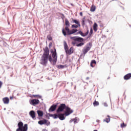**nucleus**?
I'll return each mask as SVG.
<instances>
[{"mask_svg":"<svg viewBox=\"0 0 131 131\" xmlns=\"http://www.w3.org/2000/svg\"><path fill=\"white\" fill-rule=\"evenodd\" d=\"M103 121H105L107 123H109V122H110V116L107 115V117L103 120Z\"/></svg>","mask_w":131,"mask_h":131,"instance_id":"obj_20","label":"nucleus"},{"mask_svg":"<svg viewBox=\"0 0 131 131\" xmlns=\"http://www.w3.org/2000/svg\"><path fill=\"white\" fill-rule=\"evenodd\" d=\"M74 121V119H72L71 120H70L69 122L70 123H72V122H73Z\"/></svg>","mask_w":131,"mask_h":131,"instance_id":"obj_40","label":"nucleus"},{"mask_svg":"<svg viewBox=\"0 0 131 131\" xmlns=\"http://www.w3.org/2000/svg\"><path fill=\"white\" fill-rule=\"evenodd\" d=\"M51 54H52V55H49V61L52 65H55L57 63V60L58 59V55H57V51L56 49L54 50H51L50 51Z\"/></svg>","mask_w":131,"mask_h":131,"instance_id":"obj_1","label":"nucleus"},{"mask_svg":"<svg viewBox=\"0 0 131 131\" xmlns=\"http://www.w3.org/2000/svg\"><path fill=\"white\" fill-rule=\"evenodd\" d=\"M92 46L93 45L91 42H89L86 44V46L83 48L82 50L84 55H85V54H86V53H88V52H89V51H90V50L92 49Z\"/></svg>","mask_w":131,"mask_h":131,"instance_id":"obj_6","label":"nucleus"},{"mask_svg":"<svg viewBox=\"0 0 131 131\" xmlns=\"http://www.w3.org/2000/svg\"><path fill=\"white\" fill-rule=\"evenodd\" d=\"M84 45L83 42H80V43L76 44V47H82Z\"/></svg>","mask_w":131,"mask_h":131,"instance_id":"obj_26","label":"nucleus"},{"mask_svg":"<svg viewBox=\"0 0 131 131\" xmlns=\"http://www.w3.org/2000/svg\"><path fill=\"white\" fill-rule=\"evenodd\" d=\"M107 79H110V77H108Z\"/></svg>","mask_w":131,"mask_h":131,"instance_id":"obj_48","label":"nucleus"},{"mask_svg":"<svg viewBox=\"0 0 131 131\" xmlns=\"http://www.w3.org/2000/svg\"><path fill=\"white\" fill-rule=\"evenodd\" d=\"M100 121L99 120H97V122H99Z\"/></svg>","mask_w":131,"mask_h":131,"instance_id":"obj_49","label":"nucleus"},{"mask_svg":"<svg viewBox=\"0 0 131 131\" xmlns=\"http://www.w3.org/2000/svg\"><path fill=\"white\" fill-rule=\"evenodd\" d=\"M130 77H131V73H128L124 76V79H125V80H127L129 79Z\"/></svg>","mask_w":131,"mask_h":131,"instance_id":"obj_17","label":"nucleus"},{"mask_svg":"<svg viewBox=\"0 0 131 131\" xmlns=\"http://www.w3.org/2000/svg\"><path fill=\"white\" fill-rule=\"evenodd\" d=\"M72 83V84H73V83Z\"/></svg>","mask_w":131,"mask_h":131,"instance_id":"obj_52","label":"nucleus"},{"mask_svg":"<svg viewBox=\"0 0 131 131\" xmlns=\"http://www.w3.org/2000/svg\"><path fill=\"white\" fill-rule=\"evenodd\" d=\"M50 116H51V117H53V118H54V119H57V118H58L59 117V114L57 115L56 114H51L50 115Z\"/></svg>","mask_w":131,"mask_h":131,"instance_id":"obj_21","label":"nucleus"},{"mask_svg":"<svg viewBox=\"0 0 131 131\" xmlns=\"http://www.w3.org/2000/svg\"><path fill=\"white\" fill-rule=\"evenodd\" d=\"M65 21H66L65 24L66 25V27H68V28H69V27H70V24H69V21L67 19H66Z\"/></svg>","mask_w":131,"mask_h":131,"instance_id":"obj_24","label":"nucleus"},{"mask_svg":"<svg viewBox=\"0 0 131 131\" xmlns=\"http://www.w3.org/2000/svg\"><path fill=\"white\" fill-rule=\"evenodd\" d=\"M57 108V104H53L49 109V112H54Z\"/></svg>","mask_w":131,"mask_h":131,"instance_id":"obj_12","label":"nucleus"},{"mask_svg":"<svg viewBox=\"0 0 131 131\" xmlns=\"http://www.w3.org/2000/svg\"><path fill=\"white\" fill-rule=\"evenodd\" d=\"M29 103L30 105H32V106H35V105L39 104V100L36 99H32L29 101Z\"/></svg>","mask_w":131,"mask_h":131,"instance_id":"obj_9","label":"nucleus"},{"mask_svg":"<svg viewBox=\"0 0 131 131\" xmlns=\"http://www.w3.org/2000/svg\"><path fill=\"white\" fill-rule=\"evenodd\" d=\"M66 107H67L66 106V104L64 103L61 104L56 111L57 113L62 112V111H64V109H66Z\"/></svg>","mask_w":131,"mask_h":131,"instance_id":"obj_7","label":"nucleus"},{"mask_svg":"<svg viewBox=\"0 0 131 131\" xmlns=\"http://www.w3.org/2000/svg\"><path fill=\"white\" fill-rule=\"evenodd\" d=\"M23 122H18L17 124L18 128L16 131H27L28 129V125H27V124H25L23 126Z\"/></svg>","mask_w":131,"mask_h":131,"instance_id":"obj_4","label":"nucleus"},{"mask_svg":"<svg viewBox=\"0 0 131 131\" xmlns=\"http://www.w3.org/2000/svg\"><path fill=\"white\" fill-rule=\"evenodd\" d=\"M58 118H59L60 120H64L65 119V114H59Z\"/></svg>","mask_w":131,"mask_h":131,"instance_id":"obj_14","label":"nucleus"},{"mask_svg":"<svg viewBox=\"0 0 131 131\" xmlns=\"http://www.w3.org/2000/svg\"><path fill=\"white\" fill-rule=\"evenodd\" d=\"M73 22L75 24H77L79 27H80V23H79V21L76 19H73Z\"/></svg>","mask_w":131,"mask_h":131,"instance_id":"obj_22","label":"nucleus"},{"mask_svg":"<svg viewBox=\"0 0 131 131\" xmlns=\"http://www.w3.org/2000/svg\"><path fill=\"white\" fill-rule=\"evenodd\" d=\"M49 48H50V47H52V42L49 43Z\"/></svg>","mask_w":131,"mask_h":131,"instance_id":"obj_42","label":"nucleus"},{"mask_svg":"<svg viewBox=\"0 0 131 131\" xmlns=\"http://www.w3.org/2000/svg\"><path fill=\"white\" fill-rule=\"evenodd\" d=\"M81 24H82V26H83V27L84 26V25H85V20H82Z\"/></svg>","mask_w":131,"mask_h":131,"instance_id":"obj_31","label":"nucleus"},{"mask_svg":"<svg viewBox=\"0 0 131 131\" xmlns=\"http://www.w3.org/2000/svg\"><path fill=\"white\" fill-rule=\"evenodd\" d=\"M71 113H73V110H71V108L68 106L66 107V112L64 113V115L66 116H68V115H70Z\"/></svg>","mask_w":131,"mask_h":131,"instance_id":"obj_8","label":"nucleus"},{"mask_svg":"<svg viewBox=\"0 0 131 131\" xmlns=\"http://www.w3.org/2000/svg\"><path fill=\"white\" fill-rule=\"evenodd\" d=\"M86 79L88 80L90 79V78L89 77H88L86 78Z\"/></svg>","mask_w":131,"mask_h":131,"instance_id":"obj_46","label":"nucleus"},{"mask_svg":"<svg viewBox=\"0 0 131 131\" xmlns=\"http://www.w3.org/2000/svg\"><path fill=\"white\" fill-rule=\"evenodd\" d=\"M92 34H93V29L91 28L89 37H90Z\"/></svg>","mask_w":131,"mask_h":131,"instance_id":"obj_32","label":"nucleus"},{"mask_svg":"<svg viewBox=\"0 0 131 131\" xmlns=\"http://www.w3.org/2000/svg\"><path fill=\"white\" fill-rule=\"evenodd\" d=\"M49 58V56H47V55L42 54L40 60V64H41V65H42L43 66H47Z\"/></svg>","mask_w":131,"mask_h":131,"instance_id":"obj_5","label":"nucleus"},{"mask_svg":"<svg viewBox=\"0 0 131 131\" xmlns=\"http://www.w3.org/2000/svg\"><path fill=\"white\" fill-rule=\"evenodd\" d=\"M30 116L34 119L35 118V112L34 111H31L29 113Z\"/></svg>","mask_w":131,"mask_h":131,"instance_id":"obj_16","label":"nucleus"},{"mask_svg":"<svg viewBox=\"0 0 131 131\" xmlns=\"http://www.w3.org/2000/svg\"><path fill=\"white\" fill-rule=\"evenodd\" d=\"M70 39L73 40L72 42V45H73V46H75V45H76L77 42H83V40H84L83 38L78 37V36H74V37L71 36Z\"/></svg>","mask_w":131,"mask_h":131,"instance_id":"obj_3","label":"nucleus"},{"mask_svg":"<svg viewBox=\"0 0 131 131\" xmlns=\"http://www.w3.org/2000/svg\"><path fill=\"white\" fill-rule=\"evenodd\" d=\"M98 27V24L97 23H94L93 28H97Z\"/></svg>","mask_w":131,"mask_h":131,"instance_id":"obj_36","label":"nucleus"},{"mask_svg":"<svg viewBox=\"0 0 131 131\" xmlns=\"http://www.w3.org/2000/svg\"><path fill=\"white\" fill-rule=\"evenodd\" d=\"M43 55H46L47 56L50 57V50H49V48H48V47H45Z\"/></svg>","mask_w":131,"mask_h":131,"instance_id":"obj_11","label":"nucleus"},{"mask_svg":"<svg viewBox=\"0 0 131 131\" xmlns=\"http://www.w3.org/2000/svg\"><path fill=\"white\" fill-rule=\"evenodd\" d=\"M47 38L49 39V40H52L53 39V38L50 35H48L47 36Z\"/></svg>","mask_w":131,"mask_h":131,"instance_id":"obj_35","label":"nucleus"},{"mask_svg":"<svg viewBox=\"0 0 131 131\" xmlns=\"http://www.w3.org/2000/svg\"><path fill=\"white\" fill-rule=\"evenodd\" d=\"M34 97H39V95H34Z\"/></svg>","mask_w":131,"mask_h":131,"instance_id":"obj_47","label":"nucleus"},{"mask_svg":"<svg viewBox=\"0 0 131 131\" xmlns=\"http://www.w3.org/2000/svg\"><path fill=\"white\" fill-rule=\"evenodd\" d=\"M82 20H85V16H84Z\"/></svg>","mask_w":131,"mask_h":131,"instance_id":"obj_44","label":"nucleus"},{"mask_svg":"<svg viewBox=\"0 0 131 131\" xmlns=\"http://www.w3.org/2000/svg\"><path fill=\"white\" fill-rule=\"evenodd\" d=\"M3 101L4 104H9L10 102V99H9V98L8 97H5L3 99Z\"/></svg>","mask_w":131,"mask_h":131,"instance_id":"obj_15","label":"nucleus"},{"mask_svg":"<svg viewBox=\"0 0 131 131\" xmlns=\"http://www.w3.org/2000/svg\"><path fill=\"white\" fill-rule=\"evenodd\" d=\"M37 113L39 117H41L43 115V112L41 111H37Z\"/></svg>","mask_w":131,"mask_h":131,"instance_id":"obj_23","label":"nucleus"},{"mask_svg":"<svg viewBox=\"0 0 131 131\" xmlns=\"http://www.w3.org/2000/svg\"><path fill=\"white\" fill-rule=\"evenodd\" d=\"M2 85H3V82L2 81H0V89L2 88Z\"/></svg>","mask_w":131,"mask_h":131,"instance_id":"obj_41","label":"nucleus"},{"mask_svg":"<svg viewBox=\"0 0 131 131\" xmlns=\"http://www.w3.org/2000/svg\"><path fill=\"white\" fill-rule=\"evenodd\" d=\"M78 27V25L77 26V25H73L72 26V28H77Z\"/></svg>","mask_w":131,"mask_h":131,"instance_id":"obj_34","label":"nucleus"},{"mask_svg":"<svg viewBox=\"0 0 131 131\" xmlns=\"http://www.w3.org/2000/svg\"><path fill=\"white\" fill-rule=\"evenodd\" d=\"M58 130H59L58 128H54L52 129V131H58Z\"/></svg>","mask_w":131,"mask_h":131,"instance_id":"obj_37","label":"nucleus"},{"mask_svg":"<svg viewBox=\"0 0 131 131\" xmlns=\"http://www.w3.org/2000/svg\"><path fill=\"white\" fill-rule=\"evenodd\" d=\"M82 12H80V16H81V17H82Z\"/></svg>","mask_w":131,"mask_h":131,"instance_id":"obj_43","label":"nucleus"},{"mask_svg":"<svg viewBox=\"0 0 131 131\" xmlns=\"http://www.w3.org/2000/svg\"><path fill=\"white\" fill-rule=\"evenodd\" d=\"M94 131H98V130H97V129H95V130H94Z\"/></svg>","mask_w":131,"mask_h":131,"instance_id":"obj_50","label":"nucleus"},{"mask_svg":"<svg viewBox=\"0 0 131 131\" xmlns=\"http://www.w3.org/2000/svg\"><path fill=\"white\" fill-rule=\"evenodd\" d=\"M66 54L67 55H71V54H73V47H71L70 50L68 49L66 52Z\"/></svg>","mask_w":131,"mask_h":131,"instance_id":"obj_13","label":"nucleus"},{"mask_svg":"<svg viewBox=\"0 0 131 131\" xmlns=\"http://www.w3.org/2000/svg\"><path fill=\"white\" fill-rule=\"evenodd\" d=\"M63 45H64V48L65 52H66L69 50L68 45H67V42L66 41L63 42Z\"/></svg>","mask_w":131,"mask_h":131,"instance_id":"obj_19","label":"nucleus"},{"mask_svg":"<svg viewBox=\"0 0 131 131\" xmlns=\"http://www.w3.org/2000/svg\"><path fill=\"white\" fill-rule=\"evenodd\" d=\"M126 126V125L124 124V123L121 124V127L123 128V127H125Z\"/></svg>","mask_w":131,"mask_h":131,"instance_id":"obj_33","label":"nucleus"},{"mask_svg":"<svg viewBox=\"0 0 131 131\" xmlns=\"http://www.w3.org/2000/svg\"><path fill=\"white\" fill-rule=\"evenodd\" d=\"M57 68H58V69H64V68H65V66H63L62 64H58L57 66Z\"/></svg>","mask_w":131,"mask_h":131,"instance_id":"obj_25","label":"nucleus"},{"mask_svg":"<svg viewBox=\"0 0 131 131\" xmlns=\"http://www.w3.org/2000/svg\"><path fill=\"white\" fill-rule=\"evenodd\" d=\"M96 63H97V62L95 60H92V61H91V64H90L91 67H93V68L94 66H93V64H96Z\"/></svg>","mask_w":131,"mask_h":131,"instance_id":"obj_28","label":"nucleus"},{"mask_svg":"<svg viewBox=\"0 0 131 131\" xmlns=\"http://www.w3.org/2000/svg\"><path fill=\"white\" fill-rule=\"evenodd\" d=\"M4 110H6V108H4Z\"/></svg>","mask_w":131,"mask_h":131,"instance_id":"obj_51","label":"nucleus"},{"mask_svg":"<svg viewBox=\"0 0 131 131\" xmlns=\"http://www.w3.org/2000/svg\"><path fill=\"white\" fill-rule=\"evenodd\" d=\"M78 121H79V120L76 117L74 119V124H75L76 123H78Z\"/></svg>","mask_w":131,"mask_h":131,"instance_id":"obj_27","label":"nucleus"},{"mask_svg":"<svg viewBox=\"0 0 131 131\" xmlns=\"http://www.w3.org/2000/svg\"><path fill=\"white\" fill-rule=\"evenodd\" d=\"M91 12H95L96 11V7H92L91 8Z\"/></svg>","mask_w":131,"mask_h":131,"instance_id":"obj_30","label":"nucleus"},{"mask_svg":"<svg viewBox=\"0 0 131 131\" xmlns=\"http://www.w3.org/2000/svg\"><path fill=\"white\" fill-rule=\"evenodd\" d=\"M65 30L67 31H65L64 29H62V33L64 35V36H66V35H71V34H73L74 33H76V32H77L78 30L76 29H73L72 30H70L69 28L66 27Z\"/></svg>","mask_w":131,"mask_h":131,"instance_id":"obj_2","label":"nucleus"},{"mask_svg":"<svg viewBox=\"0 0 131 131\" xmlns=\"http://www.w3.org/2000/svg\"><path fill=\"white\" fill-rule=\"evenodd\" d=\"M93 105L94 107H96V106H99V102L95 101L93 103Z\"/></svg>","mask_w":131,"mask_h":131,"instance_id":"obj_29","label":"nucleus"},{"mask_svg":"<svg viewBox=\"0 0 131 131\" xmlns=\"http://www.w3.org/2000/svg\"><path fill=\"white\" fill-rule=\"evenodd\" d=\"M89 30L87 31V32L85 33H83L82 32V31H79V32H78L76 34V35H77V34H80V35H81V36H83V37L86 36V35H88V34H89Z\"/></svg>","mask_w":131,"mask_h":131,"instance_id":"obj_10","label":"nucleus"},{"mask_svg":"<svg viewBox=\"0 0 131 131\" xmlns=\"http://www.w3.org/2000/svg\"><path fill=\"white\" fill-rule=\"evenodd\" d=\"M93 30L95 32H97V30H98V28H93Z\"/></svg>","mask_w":131,"mask_h":131,"instance_id":"obj_38","label":"nucleus"},{"mask_svg":"<svg viewBox=\"0 0 131 131\" xmlns=\"http://www.w3.org/2000/svg\"><path fill=\"white\" fill-rule=\"evenodd\" d=\"M10 100H13V97H10Z\"/></svg>","mask_w":131,"mask_h":131,"instance_id":"obj_45","label":"nucleus"},{"mask_svg":"<svg viewBox=\"0 0 131 131\" xmlns=\"http://www.w3.org/2000/svg\"><path fill=\"white\" fill-rule=\"evenodd\" d=\"M103 105H104V106L105 107H108V104H107V103H106V102H104V103H103Z\"/></svg>","mask_w":131,"mask_h":131,"instance_id":"obj_39","label":"nucleus"},{"mask_svg":"<svg viewBox=\"0 0 131 131\" xmlns=\"http://www.w3.org/2000/svg\"><path fill=\"white\" fill-rule=\"evenodd\" d=\"M48 122L47 120H40L38 121V124H40V125H42V124H46Z\"/></svg>","mask_w":131,"mask_h":131,"instance_id":"obj_18","label":"nucleus"}]
</instances>
